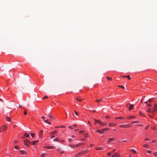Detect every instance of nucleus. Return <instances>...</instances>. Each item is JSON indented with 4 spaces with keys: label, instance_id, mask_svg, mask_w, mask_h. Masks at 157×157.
Returning <instances> with one entry per match:
<instances>
[{
    "label": "nucleus",
    "instance_id": "1",
    "mask_svg": "<svg viewBox=\"0 0 157 157\" xmlns=\"http://www.w3.org/2000/svg\"><path fill=\"white\" fill-rule=\"evenodd\" d=\"M24 144L27 147H29L31 142L28 140H24Z\"/></svg>",
    "mask_w": 157,
    "mask_h": 157
},
{
    "label": "nucleus",
    "instance_id": "2",
    "mask_svg": "<svg viewBox=\"0 0 157 157\" xmlns=\"http://www.w3.org/2000/svg\"><path fill=\"white\" fill-rule=\"evenodd\" d=\"M57 133V131H53L52 132L50 135V138L51 139H52L53 138H54L55 137V136L54 135H54L55 134H56Z\"/></svg>",
    "mask_w": 157,
    "mask_h": 157
},
{
    "label": "nucleus",
    "instance_id": "3",
    "mask_svg": "<svg viewBox=\"0 0 157 157\" xmlns=\"http://www.w3.org/2000/svg\"><path fill=\"white\" fill-rule=\"evenodd\" d=\"M120 156V154L116 152L114 153L112 156V157H119Z\"/></svg>",
    "mask_w": 157,
    "mask_h": 157
},
{
    "label": "nucleus",
    "instance_id": "4",
    "mask_svg": "<svg viewBox=\"0 0 157 157\" xmlns=\"http://www.w3.org/2000/svg\"><path fill=\"white\" fill-rule=\"evenodd\" d=\"M119 127L122 128H126L130 126H129V124H124L120 125L119 126Z\"/></svg>",
    "mask_w": 157,
    "mask_h": 157
},
{
    "label": "nucleus",
    "instance_id": "5",
    "mask_svg": "<svg viewBox=\"0 0 157 157\" xmlns=\"http://www.w3.org/2000/svg\"><path fill=\"white\" fill-rule=\"evenodd\" d=\"M1 128L2 130V131H4V130H5L7 128V127L6 125H2L1 127Z\"/></svg>",
    "mask_w": 157,
    "mask_h": 157
},
{
    "label": "nucleus",
    "instance_id": "6",
    "mask_svg": "<svg viewBox=\"0 0 157 157\" xmlns=\"http://www.w3.org/2000/svg\"><path fill=\"white\" fill-rule=\"evenodd\" d=\"M114 140V138H109L107 141V144H109L111 141H113Z\"/></svg>",
    "mask_w": 157,
    "mask_h": 157
},
{
    "label": "nucleus",
    "instance_id": "7",
    "mask_svg": "<svg viewBox=\"0 0 157 157\" xmlns=\"http://www.w3.org/2000/svg\"><path fill=\"white\" fill-rule=\"evenodd\" d=\"M76 99L77 101L79 102H81L83 100V99L81 98L80 97H77Z\"/></svg>",
    "mask_w": 157,
    "mask_h": 157
},
{
    "label": "nucleus",
    "instance_id": "8",
    "mask_svg": "<svg viewBox=\"0 0 157 157\" xmlns=\"http://www.w3.org/2000/svg\"><path fill=\"white\" fill-rule=\"evenodd\" d=\"M84 143H79L78 144H75V147H78L80 146H81L82 145H83Z\"/></svg>",
    "mask_w": 157,
    "mask_h": 157
},
{
    "label": "nucleus",
    "instance_id": "9",
    "mask_svg": "<svg viewBox=\"0 0 157 157\" xmlns=\"http://www.w3.org/2000/svg\"><path fill=\"white\" fill-rule=\"evenodd\" d=\"M157 110V107H154V108H152V109L151 111V113L152 114H154V112L155 111H156Z\"/></svg>",
    "mask_w": 157,
    "mask_h": 157
},
{
    "label": "nucleus",
    "instance_id": "10",
    "mask_svg": "<svg viewBox=\"0 0 157 157\" xmlns=\"http://www.w3.org/2000/svg\"><path fill=\"white\" fill-rule=\"evenodd\" d=\"M108 125L110 127H113L116 126V124L113 123H109Z\"/></svg>",
    "mask_w": 157,
    "mask_h": 157
},
{
    "label": "nucleus",
    "instance_id": "11",
    "mask_svg": "<svg viewBox=\"0 0 157 157\" xmlns=\"http://www.w3.org/2000/svg\"><path fill=\"white\" fill-rule=\"evenodd\" d=\"M44 121L46 123L49 124V125H51V122L49 121V120L47 119L45 121Z\"/></svg>",
    "mask_w": 157,
    "mask_h": 157
},
{
    "label": "nucleus",
    "instance_id": "12",
    "mask_svg": "<svg viewBox=\"0 0 157 157\" xmlns=\"http://www.w3.org/2000/svg\"><path fill=\"white\" fill-rule=\"evenodd\" d=\"M96 131L101 134H102L104 133V131L102 129H101V130H97Z\"/></svg>",
    "mask_w": 157,
    "mask_h": 157
},
{
    "label": "nucleus",
    "instance_id": "13",
    "mask_svg": "<svg viewBox=\"0 0 157 157\" xmlns=\"http://www.w3.org/2000/svg\"><path fill=\"white\" fill-rule=\"evenodd\" d=\"M68 146L72 148H75V145H74V144H70Z\"/></svg>",
    "mask_w": 157,
    "mask_h": 157
},
{
    "label": "nucleus",
    "instance_id": "14",
    "mask_svg": "<svg viewBox=\"0 0 157 157\" xmlns=\"http://www.w3.org/2000/svg\"><path fill=\"white\" fill-rule=\"evenodd\" d=\"M79 153L80 154V156H81V155L84 154L85 153H86V151H81L79 152Z\"/></svg>",
    "mask_w": 157,
    "mask_h": 157
},
{
    "label": "nucleus",
    "instance_id": "15",
    "mask_svg": "<svg viewBox=\"0 0 157 157\" xmlns=\"http://www.w3.org/2000/svg\"><path fill=\"white\" fill-rule=\"evenodd\" d=\"M99 124L101 126H104L106 124V123L101 122L100 121V122H99Z\"/></svg>",
    "mask_w": 157,
    "mask_h": 157
},
{
    "label": "nucleus",
    "instance_id": "16",
    "mask_svg": "<svg viewBox=\"0 0 157 157\" xmlns=\"http://www.w3.org/2000/svg\"><path fill=\"white\" fill-rule=\"evenodd\" d=\"M20 153L21 155H25L26 153L25 151L23 150L21 151H20Z\"/></svg>",
    "mask_w": 157,
    "mask_h": 157
},
{
    "label": "nucleus",
    "instance_id": "17",
    "mask_svg": "<svg viewBox=\"0 0 157 157\" xmlns=\"http://www.w3.org/2000/svg\"><path fill=\"white\" fill-rule=\"evenodd\" d=\"M38 141V140H34L31 142L32 145H33Z\"/></svg>",
    "mask_w": 157,
    "mask_h": 157
},
{
    "label": "nucleus",
    "instance_id": "18",
    "mask_svg": "<svg viewBox=\"0 0 157 157\" xmlns=\"http://www.w3.org/2000/svg\"><path fill=\"white\" fill-rule=\"evenodd\" d=\"M46 148L48 149H53V148H54V147L52 146H47L46 147Z\"/></svg>",
    "mask_w": 157,
    "mask_h": 157
},
{
    "label": "nucleus",
    "instance_id": "19",
    "mask_svg": "<svg viewBox=\"0 0 157 157\" xmlns=\"http://www.w3.org/2000/svg\"><path fill=\"white\" fill-rule=\"evenodd\" d=\"M48 117L50 118V119H53V117L52 116L51 113H49L48 115Z\"/></svg>",
    "mask_w": 157,
    "mask_h": 157
},
{
    "label": "nucleus",
    "instance_id": "20",
    "mask_svg": "<svg viewBox=\"0 0 157 157\" xmlns=\"http://www.w3.org/2000/svg\"><path fill=\"white\" fill-rule=\"evenodd\" d=\"M43 131L42 130H41L40 131V132L39 133V136L40 137L41 136V135L43 133Z\"/></svg>",
    "mask_w": 157,
    "mask_h": 157
},
{
    "label": "nucleus",
    "instance_id": "21",
    "mask_svg": "<svg viewBox=\"0 0 157 157\" xmlns=\"http://www.w3.org/2000/svg\"><path fill=\"white\" fill-rule=\"evenodd\" d=\"M6 121H10L11 120L10 118L8 116H6Z\"/></svg>",
    "mask_w": 157,
    "mask_h": 157
},
{
    "label": "nucleus",
    "instance_id": "22",
    "mask_svg": "<svg viewBox=\"0 0 157 157\" xmlns=\"http://www.w3.org/2000/svg\"><path fill=\"white\" fill-rule=\"evenodd\" d=\"M135 117V116H130L128 117H127V118L128 119H129L130 118H134Z\"/></svg>",
    "mask_w": 157,
    "mask_h": 157
},
{
    "label": "nucleus",
    "instance_id": "23",
    "mask_svg": "<svg viewBox=\"0 0 157 157\" xmlns=\"http://www.w3.org/2000/svg\"><path fill=\"white\" fill-rule=\"evenodd\" d=\"M75 157H79L80 156V154L78 152L77 154L75 155Z\"/></svg>",
    "mask_w": 157,
    "mask_h": 157
},
{
    "label": "nucleus",
    "instance_id": "24",
    "mask_svg": "<svg viewBox=\"0 0 157 157\" xmlns=\"http://www.w3.org/2000/svg\"><path fill=\"white\" fill-rule=\"evenodd\" d=\"M130 105V107L129 108V110H131V109H133V105H131V104H129Z\"/></svg>",
    "mask_w": 157,
    "mask_h": 157
},
{
    "label": "nucleus",
    "instance_id": "25",
    "mask_svg": "<svg viewBox=\"0 0 157 157\" xmlns=\"http://www.w3.org/2000/svg\"><path fill=\"white\" fill-rule=\"evenodd\" d=\"M131 152L134 153L136 154V151H135L134 149H131Z\"/></svg>",
    "mask_w": 157,
    "mask_h": 157
},
{
    "label": "nucleus",
    "instance_id": "26",
    "mask_svg": "<svg viewBox=\"0 0 157 157\" xmlns=\"http://www.w3.org/2000/svg\"><path fill=\"white\" fill-rule=\"evenodd\" d=\"M94 120L95 121V124L97 123H98L99 124V122H100V120H97L95 119H94Z\"/></svg>",
    "mask_w": 157,
    "mask_h": 157
},
{
    "label": "nucleus",
    "instance_id": "27",
    "mask_svg": "<svg viewBox=\"0 0 157 157\" xmlns=\"http://www.w3.org/2000/svg\"><path fill=\"white\" fill-rule=\"evenodd\" d=\"M102 129H103V131L104 132V131H108L109 129V128H103Z\"/></svg>",
    "mask_w": 157,
    "mask_h": 157
},
{
    "label": "nucleus",
    "instance_id": "28",
    "mask_svg": "<svg viewBox=\"0 0 157 157\" xmlns=\"http://www.w3.org/2000/svg\"><path fill=\"white\" fill-rule=\"evenodd\" d=\"M24 136L26 137H28L29 136V134H28V133H25L24 134Z\"/></svg>",
    "mask_w": 157,
    "mask_h": 157
},
{
    "label": "nucleus",
    "instance_id": "29",
    "mask_svg": "<svg viewBox=\"0 0 157 157\" xmlns=\"http://www.w3.org/2000/svg\"><path fill=\"white\" fill-rule=\"evenodd\" d=\"M103 101V99H102V98H101L100 100H97L95 101L98 102H100L101 101Z\"/></svg>",
    "mask_w": 157,
    "mask_h": 157
},
{
    "label": "nucleus",
    "instance_id": "30",
    "mask_svg": "<svg viewBox=\"0 0 157 157\" xmlns=\"http://www.w3.org/2000/svg\"><path fill=\"white\" fill-rule=\"evenodd\" d=\"M143 146L145 148H147L148 146V145L147 144H145L143 145Z\"/></svg>",
    "mask_w": 157,
    "mask_h": 157
},
{
    "label": "nucleus",
    "instance_id": "31",
    "mask_svg": "<svg viewBox=\"0 0 157 157\" xmlns=\"http://www.w3.org/2000/svg\"><path fill=\"white\" fill-rule=\"evenodd\" d=\"M53 141H58V138H56L53 139Z\"/></svg>",
    "mask_w": 157,
    "mask_h": 157
},
{
    "label": "nucleus",
    "instance_id": "32",
    "mask_svg": "<svg viewBox=\"0 0 157 157\" xmlns=\"http://www.w3.org/2000/svg\"><path fill=\"white\" fill-rule=\"evenodd\" d=\"M139 114L140 115L142 116H144V114L141 112H140Z\"/></svg>",
    "mask_w": 157,
    "mask_h": 157
},
{
    "label": "nucleus",
    "instance_id": "33",
    "mask_svg": "<svg viewBox=\"0 0 157 157\" xmlns=\"http://www.w3.org/2000/svg\"><path fill=\"white\" fill-rule=\"evenodd\" d=\"M46 155V154L45 153H44L41 155L40 157H44Z\"/></svg>",
    "mask_w": 157,
    "mask_h": 157
},
{
    "label": "nucleus",
    "instance_id": "34",
    "mask_svg": "<svg viewBox=\"0 0 157 157\" xmlns=\"http://www.w3.org/2000/svg\"><path fill=\"white\" fill-rule=\"evenodd\" d=\"M151 110L150 108H149L148 110H147V111L148 112H150L151 113Z\"/></svg>",
    "mask_w": 157,
    "mask_h": 157
},
{
    "label": "nucleus",
    "instance_id": "35",
    "mask_svg": "<svg viewBox=\"0 0 157 157\" xmlns=\"http://www.w3.org/2000/svg\"><path fill=\"white\" fill-rule=\"evenodd\" d=\"M68 141L69 142H71L72 141V139L71 138H68L67 139Z\"/></svg>",
    "mask_w": 157,
    "mask_h": 157
},
{
    "label": "nucleus",
    "instance_id": "36",
    "mask_svg": "<svg viewBox=\"0 0 157 157\" xmlns=\"http://www.w3.org/2000/svg\"><path fill=\"white\" fill-rule=\"evenodd\" d=\"M30 135H31V136L32 137H34V133H30Z\"/></svg>",
    "mask_w": 157,
    "mask_h": 157
},
{
    "label": "nucleus",
    "instance_id": "37",
    "mask_svg": "<svg viewBox=\"0 0 157 157\" xmlns=\"http://www.w3.org/2000/svg\"><path fill=\"white\" fill-rule=\"evenodd\" d=\"M84 132V130H81L79 131V132L80 133H82Z\"/></svg>",
    "mask_w": 157,
    "mask_h": 157
},
{
    "label": "nucleus",
    "instance_id": "38",
    "mask_svg": "<svg viewBox=\"0 0 157 157\" xmlns=\"http://www.w3.org/2000/svg\"><path fill=\"white\" fill-rule=\"evenodd\" d=\"M126 78H127L128 79H131V78L130 77V76L129 75L126 76Z\"/></svg>",
    "mask_w": 157,
    "mask_h": 157
},
{
    "label": "nucleus",
    "instance_id": "39",
    "mask_svg": "<svg viewBox=\"0 0 157 157\" xmlns=\"http://www.w3.org/2000/svg\"><path fill=\"white\" fill-rule=\"evenodd\" d=\"M152 101H153V100L152 99H149L148 100V101L149 102H150Z\"/></svg>",
    "mask_w": 157,
    "mask_h": 157
},
{
    "label": "nucleus",
    "instance_id": "40",
    "mask_svg": "<svg viewBox=\"0 0 157 157\" xmlns=\"http://www.w3.org/2000/svg\"><path fill=\"white\" fill-rule=\"evenodd\" d=\"M118 86L119 87H121L123 89H124V88H125L124 86H122L119 85V86Z\"/></svg>",
    "mask_w": 157,
    "mask_h": 157
},
{
    "label": "nucleus",
    "instance_id": "41",
    "mask_svg": "<svg viewBox=\"0 0 157 157\" xmlns=\"http://www.w3.org/2000/svg\"><path fill=\"white\" fill-rule=\"evenodd\" d=\"M106 78H107V79L109 80H110L112 79V78H111L109 77H107Z\"/></svg>",
    "mask_w": 157,
    "mask_h": 157
},
{
    "label": "nucleus",
    "instance_id": "42",
    "mask_svg": "<svg viewBox=\"0 0 157 157\" xmlns=\"http://www.w3.org/2000/svg\"><path fill=\"white\" fill-rule=\"evenodd\" d=\"M96 149L97 150L102 149L101 148V147H98L96 148Z\"/></svg>",
    "mask_w": 157,
    "mask_h": 157
},
{
    "label": "nucleus",
    "instance_id": "43",
    "mask_svg": "<svg viewBox=\"0 0 157 157\" xmlns=\"http://www.w3.org/2000/svg\"><path fill=\"white\" fill-rule=\"evenodd\" d=\"M153 155L154 156H156L157 155V152H155L154 153Z\"/></svg>",
    "mask_w": 157,
    "mask_h": 157
},
{
    "label": "nucleus",
    "instance_id": "44",
    "mask_svg": "<svg viewBox=\"0 0 157 157\" xmlns=\"http://www.w3.org/2000/svg\"><path fill=\"white\" fill-rule=\"evenodd\" d=\"M131 123H137V121H133L131 122Z\"/></svg>",
    "mask_w": 157,
    "mask_h": 157
},
{
    "label": "nucleus",
    "instance_id": "45",
    "mask_svg": "<svg viewBox=\"0 0 157 157\" xmlns=\"http://www.w3.org/2000/svg\"><path fill=\"white\" fill-rule=\"evenodd\" d=\"M118 118L121 119H124L123 117H119Z\"/></svg>",
    "mask_w": 157,
    "mask_h": 157
},
{
    "label": "nucleus",
    "instance_id": "46",
    "mask_svg": "<svg viewBox=\"0 0 157 157\" xmlns=\"http://www.w3.org/2000/svg\"><path fill=\"white\" fill-rule=\"evenodd\" d=\"M75 114L76 115H78V113L76 111H74Z\"/></svg>",
    "mask_w": 157,
    "mask_h": 157
},
{
    "label": "nucleus",
    "instance_id": "47",
    "mask_svg": "<svg viewBox=\"0 0 157 157\" xmlns=\"http://www.w3.org/2000/svg\"><path fill=\"white\" fill-rule=\"evenodd\" d=\"M14 147L15 149H18V147L17 146H15Z\"/></svg>",
    "mask_w": 157,
    "mask_h": 157
},
{
    "label": "nucleus",
    "instance_id": "48",
    "mask_svg": "<svg viewBox=\"0 0 157 157\" xmlns=\"http://www.w3.org/2000/svg\"><path fill=\"white\" fill-rule=\"evenodd\" d=\"M116 151V149H114L111 152V153H114Z\"/></svg>",
    "mask_w": 157,
    "mask_h": 157
},
{
    "label": "nucleus",
    "instance_id": "49",
    "mask_svg": "<svg viewBox=\"0 0 157 157\" xmlns=\"http://www.w3.org/2000/svg\"><path fill=\"white\" fill-rule=\"evenodd\" d=\"M57 151L59 152H60V149L59 148L57 149Z\"/></svg>",
    "mask_w": 157,
    "mask_h": 157
},
{
    "label": "nucleus",
    "instance_id": "50",
    "mask_svg": "<svg viewBox=\"0 0 157 157\" xmlns=\"http://www.w3.org/2000/svg\"><path fill=\"white\" fill-rule=\"evenodd\" d=\"M24 115H26L27 114V112L25 109V112H24Z\"/></svg>",
    "mask_w": 157,
    "mask_h": 157
},
{
    "label": "nucleus",
    "instance_id": "51",
    "mask_svg": "<svg viewBox=\"0 0 157 157\" xmlns=\"http://www.w3.org/2000/svg\"><path fill=\"white\" fill-rule=\"evenodd\" d=\"M48 97L47 96H44L43 98H42V99H44L46 98H48Z\"/></svg>",
    "mask_w": 157,
    "mask_h": 157
},
{
    "label": "nucleus",
    "instance_id": "52",
    "mask_svg": "<svg viewBox=\"0 0 157 157\" xmlns=\"http://www.w3.org/2000/svg\"><path fill=\"white\" fill-rule=\"evenodd\" d=\"M84 136H85V137H87L88 135L87 133H85L84 134Z\"/></svg>",
    "mask_w": 157,
    "mask_h": 157
},
{
    "label": "nucleus",
    "instance_id": "53",
    "mask_svg": "<svg viewBox=\"0 0 157 157\" xmlns=\"http://www.w3.org/2000/svg\"><path fill=\"white\" fill-rule=\"evenodd\" d=\"M148 128V126H147L145 127V128L146 130H147Z\"/></svg>",
    "mask_w": 157,
    "mask_h": 157
},
{
    "label": "nucleus",
    "instance_id": "54",
    "mask_svg": "<svg viewBox=\"0 0 157 157\" xmlns=\"http://www.w3.org/2000/svg\"><path fill=\"white\" fill-rule=\"evenodd\" d=\"M147 153H150L151 152V151H150V150H147Z\"/></svg>",
    "mask_w": 157,
    "mask_h": 157
},
{
    "label": "nucleus",
    "instance_id": "55",
    "mask_svg": "<svg viewBox=\"0 0 157 157\" xmlns=\"http://www.w3.org/2000/svg\"><path fill=\"white\" fill-rule=\"evenodd\" d=\"M107 154L108 155H109V156H110L111 155V153H110V152H109V153H107Z\"/></svg>",
    "mask_w": 157,
    "mask_h": 157
},
{
    "label": "nucleus",
    "instance_id": "56",
    "mask_svg": "<svg viewBox=\"0 0 157 157\" xmlns=\"http://www.w3.org/2000/svg\"><path fill=\"white\" fill-rule=\"evenodd\" d=\"M64 141H65L64 140H61L60 141V142H61V143H63V142H64Z\"/></svg>",
    "mask_w": 157,
    "mask_h": 157
},
{
    "label": "nucleus",
    "instance_id": "57",
    "mask_svg": "<svg viewBox=\"0 0 157 157\" xmlns=\"http://www.w3.org/2000/svg\"><path fill=\"white\" fill-rule=\"evenodd\" d=\"M147 106H148L151 107V104H148L147 105Z\"/></svg>",
    "mask_w": 157,
    "mask_h": 157
},
{
    "label": "nucleus",
    "instance_id": "58",
    "mask_svg": "<svg viewBox=\"0 0 157 157\" xmlns=\"http://www.w3.org/2000/svg\"><path fill=\"white\" fill-rule=\"evenodd\" d=\"M149 139L147 138H145V140H146V141H147V140H149Z\"/></svg>",
    "mask_w": 157,
    "mask_h": 157
},
{
    "label": "nucleus",
    "instance_id": "59",
    "mask_svg": "<svg viewBox=\"0 0 157 157\" xmlns=\"http://www.w3.org/2000/svg\"><path fill=\"white\" fill-rule=\"evenodd\" d=\"M41 118L43 119H44L45 118V117H44V116H42L41 117Z\"/></svg>",
    "mask_w": 157,
    "mask_h": 157
},
{
    "label": "nucleus",
    "instance_id": "60",
    "mask_svg": "<svg viewBox=\"0 0 157 157\" xmlns=\"http://www.w3.org/2000/svg\"><path fill=\"white\" fill-rule=\"evenodd\" d=\"M72 138H74L75 137V136L74 135H73L71 136Z\"/></svg>",
    "mask_w": 157,
    "mask_h": 157
},
{
    "label": "nucleus",
    "instance_id": "61",
    "mask_svg": "<svg viewBox=\"0 0 157 157\" xmlns=\"http://www.w3.org/2000/svg\"><path fill=\"white\" fill-rule=\"evenodd\" d=\"M68 128L71 129H73V128L71 126H69Z\"/></svg>",
    "mask_w": 157,
    "mask_h": 157
},
{
    "label": "nucleus",
    "instance_id": "62",
    "mask_svg": "<svg viewBox=\"0 0 157 157\" xmlns=\"http://www.w3.org/2000/svg\"><path fill=\"white\" fill-rule=\"evenodd\" d=\"M156 128L155 127H153L152 128V129H153L154 130H155V129Z\"/></svg>",
    "mask_w": 157,
    "mask_h": 157
},
{
    "label": "nucleus",
    "instance_id": "63",
    "mask_svg": "<svg viewBox=\"0 0 157 157\" xmlns=\"http://www.w3.org/2000/svg\"><path fill=\"white\" fill-rule=\"evenodd\" d=\"M148 116L150 117H152V116L150 115L149 114H148Z\"/></svg>",
    "mask_w": 157,
    "mask_h": 157
},
{
    "label": "nucleus",
    "instance_id": "64",
    "mask_svg": "<svg viewBox=\"0 0 157 157\" xmlns=\"http://www.w3.org/2000/svg\"><path fill=\"white\" fill-rule=\"evenodd\" d=\"M76 126H77V125L76 124H74L73 126L74 127H75Z\"/></svg>",
    "mask_w": 157,
    "mask_h": 157
}]
</instances>
